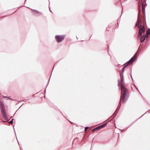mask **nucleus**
I'll return each instance as SVG.
<instances>
[{
	"label": "nucleus",
	"instance_id": "obj_1",
	"mask_svg": "<svg viewBox=\"0 0 150 150\" xmlns=\"http://www.w3.org/2000/svg\"><path fill=\"white\" fill-rule=\"evenodd\" d=\"M120 89L121 94L122 93V96L121 97L120 99L122 100V103H124L125 102V96L126 94L128 93V91L125 87H124V88H123L122 89L120 88Z\"/></svg>",
	"mask_w": 150,
	"mask_h": 150
},
{
	"label": "nucleus",
	"instance_id": "obj_2",
	"mask_svg": "<svg viewBox=\"0 0 150 150\" xmlns=\"http://www.w3.org/2000/svg\"><path fill=\"white\" fill-rule=\"evenodd\" d=\"M120 81L118 82V86H120L121 88L122 89L123 88H124L125 87L124 85V76L123 74L120 73Z\"/></svg>",
	"mask_w": 150,
	"mask_h": 150
},
{
	"label": "nucleus",
	"instance_id": "obj_3",
	"mask_svg": "<svg viewBox=\"0 0 150 150\" xmlns=\"http://www.w3.org/2000/svg\"><path fill=\"white\" fill-rule=\"evenodd\" d=\"M141 13V11L139 10V13L138 16V19L137 21V23L135 25V26H137L138 27H139L140 26H142V22L141 21V20L140 19V17L139 16V13Z\"/></svg>",
	"mask_w": 150,
	"mask_h": 150
},
{
	"label": "nucleus",
	"instance_id": "obj_4",
	"mask_svg": "<svg viewBox=\"0 0 150 150\" xmlns=\"http://www.w3.org/2000/svg\"><path fill=\"white\" fill-rule=\"evenodd\" d=\"M55 38L57 42L58 43L61 42L64 39V36L63 35H56Z\"/></svg>",
	"mask_w": 150,
	"mask_h": 150
},
{
	"label": "nucleus",
	"instance_id": "obj_5",
	"mask_svg": "<svg viewBox=\"0 0 150 150\" xmlns=\"http://www.w3.org/2000/svg\"><path fill=\"white\" fill-rule=\"evenodd\" d=\"M121 100H122L121 99H120V102L119 103L118 106L116 109V110H115V112L113 114V115L111 117H112V118H114V117H115L116 115L117 112L118 111L121 105Z\"/></svg>",
	"mask_w": 150,
	"mask_h": 150
},
{
	"label": "nucleus",
	"instance_id": "obj_6",
	"mask_svg": "<svg viewBox=\"0 0 150 150\" xmlns=\"http://www.w3.org/2000/svg\"><path fill=\"white\" fill-rule=\"evenodd\" d=\"M139 28V35L141 36L142 33L145 32V28L144 26H140Z\"/></svg>",
	"mask_w": 150,
	"mask_h": 150
},
{
	"label": "nucleus",
	"instance_id": "obj_7",
	"mask_svg": "<svg viewBox=\"0 0 150 150\" xmlns=\"http://www.w3.org/2000/svg\"><path fill=\"white\" fill-rule=\"evenodd\" d=\"M1 112L3 117L4 119H6L7 118V117L5 109H1Z\"/></svg>",
	"mask_w": 150,
	"mask_h": 150
},
{
	"label": "nucleus",
	"instance_id": "obj_8",
	"mask_svg": "<svg viewBox=\"0 0 150 150\" xmlns=\"http://www.w3.org/2000/svg\"><path fill=\"white\" fill-rule=\"evenodd\" d=\"M31 9L33 10V11H35V12L34 13V15L36 16H39L42 14V13L40 12L39 11H38L35 10V9Z\"/></svg>",
	"mask_w": 150,
	"mask_h": 150
},
{
	"label": "nucleus",
	"instance_id": "obj_9",
	"mask_svg": "<svg viewBox=\"0 0 150 150\" xmlns=\"http://www.w3.org/2000/svg\"><path fill=\"white\" fill-rule=\"evenodd\" d=\"M147 5V4H146L145 5H144V3L143 2L142 4V11L143 13H145V8L144 7L145 6H146Z\"/></svg>",
	"mask_w": 150,
	"mask_h": 150
},
{
	"label": "nucleus",
	"instance_id": "obj_10",
	"mask_svg": "<svg viewBox=\"0 0 150 150\" xmlns=\"http://www.w3.org/2000/svg\"><path fill=\"white\" fill-rule=\"evenodd\" d=\"M0 105L1 109H4V103L1 101H0Z\"/></svg>",
	"mask_w": 150,
	"mask_h": 150
},
{
	"label": "nucleus",
	"instance_id": "obj_11",
	"mask_svg": "<svg viewBox=\"0 0 150 150\" xmlns=\"http://www.w3.org/2000/svg\"><path fill=\"white\" fill-rule=\"evenodd\" d=\"M107 124V123H105L103 125L98 127L99 129L105 126Z\"/></svg>",
	"mask_w": 150,
	"mask_h": 150
},
{
	"label": "nucleus",
	"instance_id": "obj_12",
	"mask_svg": "<svg viewBox=\"0 0 150 150\" xmlns=\"http://www.w3.org/2000/svg\"><path fill=\"white\" fill-rule=\"evenodd\" d=\"M146 39V38H145V36H142L141 39H140V42H143Z\"/></svg>",
	"mask_w": 150,
	"mask_h": 150
},
{
	"label": "nucleus",
	"instance_id": "obj_13",
	"mask_svg": "<svg viewBox=\"0 0 150 150\" xmlns=\"http://www.w3.org/2000/svg\"><path fill=\"white\" fill-rule=\"evenodd\" d=\"M129 65V64H126L125 66H124L122 68V73L121 74H123V72H124V71H125V68H126L127 66H128V65Z\"/></svg>",
	"mask_w": 150,
	"mask_h": 150
},
{
	"label": "nucleus",
	"instance_id": "obj_14",
	"mask_svg": "<svg viewBox=\"0 0 150 150\" xmlns=\"http://www.w3.org/2000/svg\"><path fill=\"white\" fill-rule=\"evenodd\" d=\"M99 129V128L98 127L94 128L92 130V132H94L95 131H98V130Z\"/></svg>",
	"mask_w": 150,
	"mask_h": 150
},
{
	"label": "nucleus",
	"instance_id": "obj_15",
	"mask_svg": "<svg viewBox=\"0 0 150 150\" xmlns=\"http://www.w3.org/2000/svg\"><path fill=\"white\" fill-rule=\"evenodd\" d=\"M133 60L132 61L131 60V59H130L128 62V64H129L130 63H132L133 62Z\"/></svg>",
	"mask_w": 150,
	"mask_h": 150
},
{
	"label": "nucleus",
	"instance_id": "obj_16",
	"mask_svg": "<svg viewBox=\"0 0 150 150\" xmlns=\"http://www.w3.org/2000/svg\"><path fill=\"white\" fill-rule=\"evenodd\" d=\"M13 119H12V120L9 122V124H12L13 123Z\"/></svg>",
	"mask_w": 150,
	"mask_h": 150
},
{
	"label": "nucleus",
	"instance_id": "obj_17",
	"mask_svg": "<svg viewBox=\"0 0 150 150\" xmlns=\"http://www.w3.org/2000/svg\"><path fill=\"white\" fill-rule=\"evenodd\" d=\"M148 34H150V28H148L147 30V32Z\"/></svg>",
	"mask_w": 150,
	"mask_h": 150
},
{
	"label": "nucleus",
	"instance_id": "obj_18",
	"mask_svg": "<svg viewBox=\"0 0 150 150\" xmlns=\"http://www.w3.org/2000/svg\"><path fill=\"white\" fill-rule=\"evenodd\" d=\"M135 58H134V57H133L131 58L130 59H131V60L132 61L133 60V62H134V61L135 60Z\"/></svg>",
	"mask_w": 150,
	"mask_h": 150
},
{
	"label": "nucleus",
	"instance_id": "obj_19",
	"mask_svg": "<svg viewBox=\"0 0 150 150\" xmlns=\"http://www.w3.org/2000/svg\"><path fill=\"white\" fill-rule=\"evenodd\" d=\"M148 34H148V33H146L145 35H144V36H145V38L147 37H148Z\"/></svg>",
	"mask_w": 150,
	"mask_h": 150
},
{
	"label": "nucleus",
	"instance_id": "obj_20",
	"mask_svg": "<svg viewBox=\"0 0 150 150\" xmlns=\"http://www.w3.org/2000/svg\"><path fill=\"white\" fill-rule=\"evenodd\" d=\"M137 52L134 54V56H133L134 58H136V56H137Z\"/></svg>",
	"mask_w": 150,
	"mask_h": 150
},
{
	"label": "nucleus",
	"instance_id": "obj_21",
	"mask_svg": "<svg viewBox=\"0 0 150 150\" xmlns=\"http://www.w3.org/2000/svg\"><path fill=\"white\" fill-rule=\"evenodd\" d=\"M4 98H9V99L10 100H13V99L12 98H10L9 97H8H8H5H5H4Z\"/></svg>",
	"mask_w": 150,
	"mask_h": 150
},
{
	"label": "nucleus",
	"instance_id": "obj_22",
	"mask_svg": "<svg viewBox=\"0 0 150 150\" xmlns=\"http://www.w3.org/2000/svg\"><path fill=\"white\" fill-rule=\"evenodd\" d=\"M89 128L88 127H86L85 128V131L87 130Z\"/></svg>",
	"mask_w": 150,
	"mask_h": 150
},
{
	"label": "nucleus",
	"instance_id": "obj_23",
	"mask_svg": "<svg viewBox=\"0 0 150 150\" xmlns=\"http://www.w3.org/2000/svg\"><path fill=\"white\" fill-rule=\"evenodd\" d=\"M130 76H131V78L132 80H133V79H132V75H130Z\"/></svg>",
	"mask_w": 150,
	"mask_h": 150
},
{
	"label": "nucleus",
	"instance_id": "obj_24",
	"mask_svg": "<svg viewBox=\"0 0 150 150\" xmlns=\"http://www.w3.org/2000/svg\"><path fill=\"white\" fill-rule=\"evenodd\" d=\"M130 76H131V78L132 80H133V79H132V75H130Z\"/></svg>",
	"mask_w": 150,
	"mask_h": 150
},
{
	"label": "nucleus",
	"instance_id": "obj_25",
	"mask_svg": "<svg viewBox=\"0 0 150 150\" xmlns=\"http://www.w3.org/2000/svg\"><path fill=\"white\" fill-rule=\"evenodd\" d=\"M49 10L51 12H52L51 10H50V8H49Z\"/></svg>",
	"mask_w": 150,
	"mask_h": 150
},
{
	"label": "nucleus",
	"instance_id": "obj_26",
	"mask_svg": "<svg viewBox=\"0 0 150 150\" xmlns=\"http://www.w3.org/2000/svg\"><path fill=\"white\" fill-rule=\"evenodd\" d=\"M134 86L137 89V87H136V86H135V85L134 84Z\"/></svg>",
	"mask_w": 150,
	"mask_h": 150
},
{
	"label": "nucleus",
	"instance_id": "obj_27",
	"mask_svg": "<svg viewBox=\"0 0 150 150\" xmlns=\"http://www.w3.org/2000/svg\"><path fill=\"white\" fill-rule=\"evenodd\" d=\"M45 91H46V89H45V90L44 91V92L45 93Z\"/></svg>",
	"mask_w": 150,
	"mask_h": 150
},
{
	"label": "nucleus",
	"instance_id": "obj_28",
	"mask_svg": "<svg viewBox=\"0 0 150 150\" xmlns=\"http://www.w3.org/2000/svg\"><path fill=\"white\" fill-rule=\"evenodd\" d=\"M137 38H139V36H137Z\"/></svg>",
	"mask_w": 150,
	"mask_h": 150
},
{
	"label": "nucleus",
	"instance_id": "obj_29",
	"mask_svg": "<svg viewBox=\"0 0 150 150\" xmlns=\"http://www.w3.org/2000/svg\"><path fill=\"white\" fill-rule=\"evenodd\" d=\"M144 115V114L143 115H142L141 116V117H142V116H143V115Z\"/></svg>",
	"mask_w": 150,
	"mask_h": 150
},
{
	"label": "nucleus",
	"instance_id": "obj_30",
	"mask_svg": "<svg viewBox=\"0 0 150 150\" xmlns=\"http://www.w3.org/2000/svg\"><path fill=\"white\" fill-rule=\"evenodd\" d=\"M144 115V114L143 115H142L141 116V117H142V116H143V115Z\"/></svg>",
	"mask_w": 150,
	"mask_h": 150
},
{
	"label": "nucleus",
	"instance_id": "obj_31",
	"mask_svg": "<svg viewBox=\"0 0 150 150\" xmlns=\"http://www.w3.org/2000/svg\"><path fill=\"white\" fill-rule=\"evenodd\" d=\"M144 115V114L143 115H142L141 116V117H142V116H143V115Z\"/></svg>",
	"mask_w": 150,
	"mask_h": 150
},
{
	"label": "nucleus",
	"instance_id": "obj_32",
	"mask_svg": "<svg viewBox=\"0 0 150 150\" xmlns=\"http://www.w3.org/2000/svg\"><path fill=\"white\" fill-rule=\"evenodd\" d=\"M144 115V114L143 115H142L141 116V117H142V116H143V115Z\"/></svg>",
	"mask_w": 150,
	"mask_h": 150
},
{
	"label": "nucleus",
	"instance_id": "obj_33",
	"mask_svg": "<svg viewBox=\"0 0 150 150\" xmlns=\"http://www.w3.org/2000/svg\"><path fill=\"white\" fill-rule=\"evenodd\" d=\"M147 112V111L145 113H146V112Z\"/></svg>",
	"mask_w": 150,
	"mask_h": 150
},
{
	"label": "nucleus",
	"instance_id": "obj_34",
	"mask_svg": "<svg viewBox=\"0 0 150 150\" xmlns=\"http://www.w3.org/2000/svg\"><path fill=\"white\" fill-rule=\"evenodd\" d=\"M91 38H89V40H90V39H91Z\"/></svg>",
	"mask_w": 150,
	"mask_h": 150
},
{
	"label": "nucleus",
	"instance_id": "obj_35",
	"mask_svg": "<svg viewBox=\"0 0 150 150\" xmlns=\"http://www.w3.org/2000/svg\"><path fill=\"white\" fill-rule=\"evenodd\" d=\"M49 81H50V80H49L48 81V83L49 82Z\"/></svg>",
	"mask_w": 150,
	"mask_h": 150
}]
</instances>
